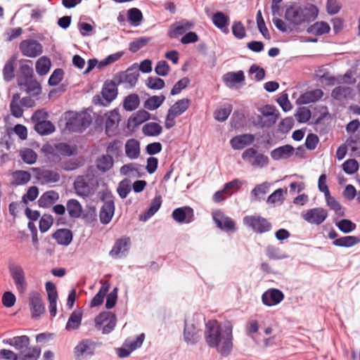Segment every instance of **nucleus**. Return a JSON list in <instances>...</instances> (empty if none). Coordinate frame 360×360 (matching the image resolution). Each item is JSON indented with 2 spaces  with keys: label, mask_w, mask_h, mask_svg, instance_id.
Instances as JSON below:
<instances>
[{
  "label": "nucleus",
  "mask_w": 360,
  "mask_h": 360,
  "mask_svg": "<svg viewBox=\"0 0 360 360\" xmlns=\"http://www.w3.org/2000/svg\"><path fill=\"white\" fill-rule=\"evenodd\" d=\"M205 339L207 345L216 348L222 356H229L233 349V326L230 322L220 324L216 320L209 321L206 324Z\"/></svg>",
  "instance_id": "obj_1"
},
{
  "label": "nucleus",
  "mask_w": 360,
  "mask_h": 360,
  "mask_svg": "<svg viewBox=\"0 0 360 360\" xmlns=\"http://www.w3.org/2000/svg\"><path fill=\"white\" fill-rule=\"evenodd\" d=\"M318 15L319 9L314 4L292 2L285 6L284 18L291 30L300 31L302 27L314 21Z\"/></svg>",
  "instance_id": "obj_2"
},
{
  "label": "nucleus",
  "mask_w": 360,
  "mask_h": 360,
  "mask_svg": "<svg viewBox=\"0 0 360 360\" xmlns=\"http://www.w3.org/2000/svg\"><path fill=\"white\" fill-rule=\"evenodd\" d=\"M103 345L101 342L93 338H84L78 342L73 349L75 360L91 359L96 353V349Z\"/></svg>",
  "instance_id": "obj_3"
},
{
  "label": "nucleus",
  "mask_w": 360,
  "mask_h": 360,
  "mask_svg": "<svg viewBox=\"0 0 360 360\" xmlns=\"http://www.w3.org/2000/svg\"><path fill=\"white\" fill-rule=\"evenodd\" d=\"M97 185L96 178L91 174L78 176L73 183L76 194L82 197H87L92 194Z\"/></svg>",
  "instance_id": "obj_4"
},
{
  "label": "nucleus",
  "mask_w": 360,
  "mask_h": 360,
  "mask_svg": "<svg viewBox=\"0 0 360 360\" xmlns=\"http://www.w3.org/2000/svg\"><path fill=\"white\" fill-rule=\"evenodd\" d=\"M48 117V113L44 110H36L31 117L34 124V130L41 136L49 135L56 129L54 124L51 121L46 120Z\"/></svg>",
  "instance_id": "obj_5"
},
{
  "label": "nucleus",
  "mask_w": 360,
  "mask_h": 360,
  "mask_svg": "<svg viewBox=\"0 0 360 360\" xmlns=\"http://www.w3.org/2000/svg\"><path fill=\"white\" fill-rule=\"evenodd\" d=\"M118 85L114 79L111 81H106L102 88V98L98 95L94 96V103L103 106L108 105L117 96V86Z\"/></svg>",
  "instance_id": "obj_6"
},
{
  "label": "nucleus",
  "mask_w": 360,
  "mask_h": 360,
  "mask_svg": "<svg viewBox=\"0 0 360 360\" xmlns=\"http://www.w3.org/2000/svg\"><path fill=\"white\" fill-rule=\"evenodd\" d=\"M243 224L257 233H264L271 230L272 225L266 218L260 215H247L243 219Z\"/></svg>",
  "instance_id": "obj_7"
},
{
  "label": "nucleus",
  "mask_w": 360,
  "mask_h": 360,
  "mask_svg": "<svg viewBox=\"0 0 360 360\" xmlns=\"http://www.w3.org/2000/svg\"><path fill=\"white\" fill-rule=\"evenodd\" d=\"M117 323L116 315L111 311H103L95 318V326L101 330L103 334L110 333Z\"/></svg>",
  "instance_id": "obj_8"
},
{
  "label": "nucleus",
  "mask_w": 360,
  "mask_h": 360,
  "mask_svg": "<svg viewBox=\"0 0 360 360\" xmlns=\"http://www.w3.org/2000/svg\"><path fill=\"white\" fill-rule=\"evenodd\" d=\"M41 354L39 347H32L28 349L27 353L16 354L12 350L2 349L0 350V358L6 360H37Z\"/></svg>",
  "instance_id": "obj_9"
},
{
  "label": "nucleus",
  "mask_w": 360,
  "mask_h": 360,
  "mask_svg": "<svg viewBox=\"0 0 360 360\" xmlns=\"http://www.w3.org/2000/svg\"><path fill=\"white\" fill-rule=\"evenodd\" d=\"M261 115H258V124L262 128H270L279 117V112L275 106L266 105L259 109Z\"/></svg>",
  "instance_id": "obj_10"
},
{
  "label": "nucleus",
  "mask_w": 360,
  "mask_h": 360,
  "mask_svg": "<svg viewBox=\"0 0 360 360\" xmlns=\"http://www.w3.org/2000/svg\"><path fill=\"white\" fill-rule=\"evenodd\" d=\"M29 307L32 319H38L46 311L41 294L38 291H31L28 297Z\"/></svg>",
  "instance_id": "obj_11"
},
{
  "label": "nucleus",
  "mask_w": 360,
  "mask_h": 360,
  "mask_svg": "<svg viewBox=\"0 0 360 360\" xmlns=\"http://www.w3.org/2000/svg\"><path fill=\"white\" fill-rule=\"evenodd\" d=\"M8 268L18 290L20 292H24L27 288V282L22 267L15 262H10Z\"/></svg>",
  "instance_id": "obj_12"
},
{
  "label": "nucleus",
  "mask_w": 360,
  "mask_h": 360,
  "mask_svg": "<svg viewBox=\"0 0 360 360\" xmlns=\"http://www.w3.org/2000/svg\"><path fill=\"white\" fill-rule=\"evenodd\" d=\"M91 120L89 116L82 114H76L70 117L66 122V128L72 132H83L91 124Z\"/></svg>",
  "instance_id": "obj_13"
},
{
  "label": "nucleus",
  "mask_w": 360,
  "mask_h": 360,
  "mask_svg": "<svg viewBox=\"0 0 360 360\" xmlns=\"http://www.w3.org/2000/svg\"><path fill=\"white\" fill-rule=\"evenodd\" d=\"M212 218L217 226L221 230L227 233H234L237 231L234 220L225 215L221 211L217 210L213 212Z\"/></svg>",
  "instance_id": "obj_14"
},
{
  "label": "nucleus",
  "mask_w": 360,
  "mask_h": 360,
  "mask_svg": "<svg viewBox=\"0 0 360 360\" xmlns=\"http://www.w3.org/2000/svg\"><path fill=\"white\" fill-rule=\"evenodd\" d=\"M19 49L22 54L30 58H36L43 52V46L37 40L25 39L20 43Z\"/></svg>",
  "instance_id": "obj_15"
},
{
  "label": "nucleus",
  "mask_w": 360,
  "mask_h": 360,
  "mask_svg": "<svg viewBox=\"0 0 360 360\" xmlns=\"http://www.w3.org/2000/svg\"><path fill=\"white\" fill-rule=\"evenodd\" d=\"M328 212L323 207H315L302 213V217L309 224L320 225L328 217Z\"/></svg>",
  "instance_id": "obj_16"
},
{
  "label": "nucleus",
  "mask_w": 360,
  "mask_h": 360,
  "mask_svg": "<svg viewBox=\"0 0 360 360\" xmlns=\"http://www.w3.org/2000/svg\"><path fill=\"white\" fill-rule=\"evenodd\" d=\"M36 179L42 184H55L60 181V175L58 172L40 167H32Z\"/></svg>",
  "instance_id": "obj_17"
},
{
  "label": "nucleus",
  "mask_w": 360,
  "mask_h": 360,
  "mask_svg": "<svg viewBox=\"0 0 360 360\" xmlns=\"http://www.w3.org/2000/svg\"><path fill=\"white\" fill-rule=\"evenodd\" d=\"M3 343L14 347L19 353H27L30 348V339L27 335H23L4 339Z\"/></svg>",
  "instance_id": "obj_18"
},
{
  "label": "nucleus",
  "mask_w": 360,
  "mask_h": 360,
  "mask_svg": "<svg viewBox=\"0 0 360 360\" xmlns=\"http://www.w3.org/2000/svg\"><path fill=\"white\" fill-rule=\"evenodd\" d=\"M172 216L174 221L180 224H189L195 219L194 211L188 206L174 210Z\"/></svg>",
  "instance_id": "obj_19"
},
{
  "label": "nucleus",
  "mask_w": 360,
  "mask_h": 360,
  "mask_svg": "<svg viewBox=\"0 0 360 360\" xmlns=\"http://www.w3.org/2000/svg\"><path fill=\"white\" fill-rule=\"evenodd\" d=\"M194 24L186 20H182L172 24L167 31V36L170 39H176L184 34L186 31L193 28Z\"/></svg>",
  "instance_id": "obj_20"
},
{
  "label": "nucleus",
  "mask_w": 360,
  "mask_h": 360,
  "mask_svg": "<svg viewBox=\"0 0 360 360\" xmlns=\"http://www.w3.org/2000/svg\"><path fill=\"white\" fill-rule=\"evenodd\" d=\"M115 213V202L112 196L107 198L99 212L100 221L103 224H108L111 221Z\"/></svg>",
  "instance_id": "obj_21"
},
{
  "label": "nucleus",
  "mask_w": 360,
  "mask_h": 360,
  "mask_svg": "<svg viewBox=\"0 0 360 360\" xmlns=\"http://www.w3.org/2000/svg\"><path fill=\"white\" fill-rule=\"evenodd\" d=\"M284 299L283 292L276 288H271L264 292L262 300L264 305L271 307L279 304Z\"/></svg>",
  "instance_id": "obj_22"
},
{
  "label": "nucleus",
  "mask_w": 360,
  "mask_h": 360,
  "mask_svg": "<svg viewBox=\"0 0 360 360\" xmlns=\"http://www.w3.org/2000/svg\"><path fill=\"white\" fill-rule=\"evenodd\" d=\"M131 245L129 237L124 236L115 240L112 248L109 252V255L112 258L119 257L120 254L128 252Z\"/></svg>",
  "instance_id": "obj_23"
},
{
  "label": "nucleus",
  "mask_w": 360,
  "mask_h": 360,
  "mask_svg": "<svg viewBox=\"0 0 360 360\" xmlns=\"http://www.w3.org/2000/svg\"><path fill=\"white\" fill-rule=\"evenodd\" d=\"M139 77L138 71H133L129 68L125 72H120L114 76V79L117 82V84H121L122 83H127L131 87L135 86Z\"/></svg>",
  "instance_id": "obj_24"
},
{
  "label": "nucleus",
  "mask_w": 360,
  "mask_h": 360,
  "mask_svg": "<svg viewBox=\"0 0 360 360\" xmlns=\"http://www.w3.org/2000/svg\"><path fill=\"white\" fill-rule=\"evenodd\" d=\"M46 290L47 292L49 302V310L51 317H55L57 314L58 292L55 284L51 281L46 283Z\"/></svg>",
  "instance_id": "obj_25"
},
{
  "label": "nucleus",
  "mask_w": 360,
  "mask_h": 360,
  "mask_svg": "<svg viewBox=\"0 0 360 360\" xmlns=\"http://www.w3.org/2000/svg\"><path fill=\"white\" fill-rule=\"evenodd\" d=\"M255 135L252 134H243L235 136L230 140V145L234 150H241L255 141Z\"/></svg>",
  "instance_id": "obj_26"
},
{
  "label": "nucleus",
  "mask_w": 360,
  "mask_h": 360,
  "mask_svg": "<svg viewBox=\"0 0 360 360\" xmlns=\"http://www.w3.org/2000/svg\"><path fill=\"white\" fill-rule=\"evenodd\" d=\"M150 117V113L145 110H139L131 115L127 121V128L133 129L139 127Z\"/></svg>",
  "instance_id": "obj_27"
},
{
  "label": "nucleus",
  "mask_w": 360,
  "mask_h": 360,
  "mask_svg": "<svg viewBox=\"0 0 360 360\" xmlns=\"http://www.w3.org/2000/svg\"><path fill=\"white\" fill-rule=\"evenodd\" d=\"M107 118L105 123V130L108 135L113 132L120 121V115L118 109H114L106 114Z\"/></svg>",
  "instance_id": "obj_28"
},
{
  "label": "nucleus",
  "mask_w": 360,
  "mask_h": 360,
  "mask_svg": "<svg viewBox=\"0 0 360 360\" xmlns=\"http://www.w3.org/2000/svg\"><path fill=\"white\" fill-rule=\"evenodd\" d=\"M52 238L60 245H69L73 238L72 232L68 229H59L53 234Z\"/></svg>",
  "instance_id": "obj_29"
},
{
  "label": "nucleus",
  "mask_w": 360,
  "mask_h": 360,
  "mask_svg": "<svg viewBox=\"0 0 360 360\" xmlns=\"http://www.w3.org/2000/svg\"><path fill=\"white\" fill-rule=\"evenodd\" d=\"M294 152L295 148L291 145L286 144L272 150L271 157L274 160H286L290 158Z\"/></svg>",
  "instance_id": "obj_30"
},
{
  "label": "nucleus",
  "mask_w": 360,
  "mask_h": 360,
  "mask_svg": "<svg viewBox=\"0 0 360 360\" xmlns=\"http://www.w3.org/2000/svg\"><path fill=\"white\" fill-rule=\"evenodd\" d=\"M323 93L321 89H316L311 91H306L300 95L297 102L300 105H305L310 103L318 101L323 96Z\"/></svg>",
  "instance_id": "obj_31"
},
{
  "label": "nucleus",
  "mask_w": 360,
  "mask_h": 360,
  "mask_svg": "<svg viewBox=\"0 0 360 360\" xmlns=\"http://www.w3.org/2000/svg\"><path fill=\"white\" fill-rule=\"evenodd\" d=\"M58 193L51 190L44 192L39 198L37 203L39 207L47 208L58 201Z\"/></svg>",
  "instance_id": "obj_32"
},
{
  "label": "nucleus",
  "mask_w": 360,
  "mask_h": 360,
  "mask_svg": "<svg viewBox=\"0 0 360 360\" xmlns=\"http://www.w3.org/2000/svg\"><path fill=\"white\" fill-rule=\"evenodd\" d=\"M140 142L135 139H129L125 143V154L130 160L137 159L140 155Z\"/></svg>",
  "instance_id": "obj_33"
},
{
  "label": "nucleus",
  "mask_w": 360,
  "mask_h": 360,
  "mask_svg": "<svg viewBox=\"0 0 360 360\" xmlns=\"http://www.w3.org/2000/svg\"><path fill=\"white\" fill-rule=\"evenodd\" d=\"M306 31L308 34L315 36H321L328 34L330 31V25L325 21H317L309 25Z\"/></svg>",
  "instance_id": "obj_34"
},
{
  "label": "nucleus",
  "mask_w": 360,
  "mask_h": 360,
  "mask_svg": "<svg viewBox=\"0 0 360 360\" xmlns=\"http://www.w3.org/2000/svg\"><path fill=\"white\" fill-rule=\"evenodd\" d=\"M82 311L80 309L72 311L66 323L65 330L73 331L79 329L82 323Z\"/></svg>",
  "instance_id": "obj_35"
},
{
  "label": "nucleus",
  "mask_w": 360,
  "mask_h": 360,
  "mask_svg": "<svg viewBox=\"0 0 360 360\" xmlns=\"http://www.w3.org/2000/svg\"><path fill=\"white\" fill-rule=\"evenodd\" d=\"M162 203V198L160 195H156L151 201L148 209L143 214L140 215V219L142 221H147L152 217L160 208Z\"/></svg>",
  "instance_id": "obj_36"
},
{
  "label": "nucleus",
  "mask_w": 360,
  "mask_h": 360,
  "mask_svg": "<svg viewBox=\"0 0 360 360\" xmlns=\"http://www.w3.org/2000/svg\"><path fill=\"white\" fill-rule=\"evenodd\" d=\"M214 26L224 32H228L227 26L229 24V17L221 11H217L212 17Z\"/></svg>",
  "instance_id": "obj_37"
},
{
  "label": "nucleus",
  "mask_w": 360,
  "mask_h": 360,
  "mask_svg": "<svg viewBox=\"0 0 360 360\" xmlns=\"http://www.w3.org/2000/svg\"><path fill=\"white\" fill-rule=\"evenodd\" d=\"M353 89L349 86H338L333 89L331 92V96L335 100L341 101L352 98Z\"/></svg>",
  "instance_id": "obj_38"
},
{
  "label": "nucleus",
  "mask_w": 360,
  "mask_h": 360,
  "mask_svg": "<svg viewBox=\"0 0 360 360\" xmlns=\"http://www.w3.org/2000/svg\"><path fill=\"white\" fill-rule=\"evenodd\" d=\"M184 338L187 344L192 345H195L199 341L200 335L193 324L188 326L186 323H185Z\"/></svg>",
  "instance_id": "obj_39"
},
{
  "label": "nucleus",
  "mask_w": 360,
  "mask_h": 360,
  "mask_svg": "<svg viewBox=\"0 0 360 360\" xmlns=\"http://www.w3.org/2000/svg\"><path fill=\"white\" fill-rule=\"evenodd\" d=\"M191 104L190 99L187 98H184L180 100H178L175 102L169 108V111L172 112L176 117H178L186 112Z\"/></svg>",
  "instance_id": "obj_40"
},
{
  "label": "nucleus",
  "mask_w": 360,
  "mask_h": 360,
  "mask_svg": "<svg viewBox=\"0 0 360 360\" xmlns=\"http://www.w3.org/2000/svg\"><path fill=\"white\" fill-rule=\"evenodd\" d=\"M360 243V237L347 236L338 238L333 241V245L338 247L352 248Z\"/></svg>",
  "instance_id": "obj_41"
},
{
  "label": "nucleus",
  "mask_w": 360,
  "mask_h": 360,
  "mask_svg": "<svg viewBox=\"0 0 360 360\" xmlns=\"http://www.w3.org/2000/svg\"><path fill=\"white\" fill-rule=\"evenodd\" d=\"M19 85L20 86H25L26 87L25 91L27 94L32 96H37L41 92V86L34 77L30 79H26L24 81V83H19Z\"/></svg>",
  "instance_id": "obj_42"
},
{
  "label": "nucleus",
  "mask_w": 360,
  "mask_h": 360,
  "mask_svg": "<svg viewBox=\"0 0 360 360\" xmlns=\"http://www.w3.org/2000/svg\"><path fill=\"white\" fill-rule=\"evenodd\" d=\"M13 180L11 184L15 186L25 185L31 180V174L25 170H16L12 174Z\"/></svg>",
  "instance_id": "obj_43"
},
{
  "label": "nucleus",
  "mask_w": 360,
  "mask_h": 360,
  "mask_svg": "<svg viewBox=\"0 0 360 360\" xmlns=\"http://www.w3.org/2000/svg\"><path fill=\"white\" fill-rule=\"evenodd\" d=\"M68 214L71 218L78 219L82 213V206L76 199H70L66 204Z\"/></svg>",
  "instance_id": "obj_44"
},
{
  "label": "nucleus",
  "mask_w": 360,
  "mask_h": 360,
  "mask_svg": "<svg viewBox=\"0 0 360 360\" xmlns=\"http://www.w3.org/2000/svg\"><path fill=\"white\" fill-rule=\"evenodd\" d=\"M224 82L227 86H232L236 84L241 83L245 81V76L243 71L240 70L236 72H228L223 77Z\"/></svg>",
  "instance_id": "obj_45"
},
{
  "label": "nucleus",
  "mask_w": 360,
  "mask_h": 360,
  "mask_svg": "<svg viewBox=\"0 0 360 360\" xmlns=\"http://www.w3.org/2000/svg\"><path fill=\"white\" fill-rule=\"evenodd\" d=\"M165 100L164 95L152 96L144 101L143 107L148 110H155L164 103Z\"/></svg>",
  "instance_id": "obj_46"
},
{
  "label": "nucleus",
  "mask_w": 360,
  "mask_h": 360,
  "mask_svg": "<svg viewBox=\"0 0 360 360\" xmlns=\"http://www.w3.org/2000/svg\"><path fill=\"white\" fill-rule=\"evenodd\" d=\"M233 106L230 103L224 105L223 106L216 109L214 112V117L219 122H224L227 120L232 112Z\"/></svg>",
  "instance_id": "obj_47"
},
{
  "label": "nucleus",
  "mask_w": 360,
  "mask_h": 360,
  "mask_svg": "<svg viewBox=\"0 0 360 360\" xmlns=\"http://www.w3.org/2000/svg\"><path fill=\"white\" fill-rule=\"evenodd\" d=\"M19 101L20 94H14L12 96V100L10 103V110L11 115L16 118H20L23 115V109L22 108Z\"/></svg>",
  "instance_id": "obj_48"
},
{
  "label": "nucleus",
  "mask_w": 360,
  "mask_h": 360,
  "mask_svg": "<svg viewBox=\"0 0 360 360\" xmlns=\"http://www.w3.org/2000/svg\"><path fill=\"white\" fill-rule=\"evenodd\" d=\"M139 96L136 94H131L124 98L123 108L127 111H133L139 107Z\"/></svg>",
  "instance_id": "obj_49"
},
{
  "label": "nucleus",
  "mask_w": 360,
  "mask_h": 360,
  "mask_svg": "<svg viewBox=\"0 0 360 360\" xmlns=\"http://www.w3.org/2000/svg\"><path fill=\"white\" fill-rule=\"evenodd\" d=\"M142 131L148 136H157L162 131V127L158 123L148 122L143 125Z\"/></svg>",
  "instance_id": "obj_50"
},
{
  "label": "nucleus",
  "mask_w": 360,
  "mask_h": 360,
  "mask_svg": "<svg viewBox=\"0 0 360 360\" xmlns=\"http://www.w3.org/2000/svg\"><path fill=\"white\" fill-rule=\"evenodd\" d=\"M265 253L269 259L274 260L283 259L288 257V255L284 254L279 248L271 244L266 246Z\"/></svg>",
  "instance_id": "obj_51"
},
{
  "label": "nucleus",
  "mask_w": 360,
  "mask_h": 360,
  "mask_svg": "<svg viewBox=\"0 0 360 360\" xmlns=\"http://www.w3.org/2000/svg\"><path fill=\"white\" fill-rule=\"evenodd\" d=\"M36 71L38 75L43 76L46 75L51 68V60L46 56L39 58L35 65Z\"/></svg>",
  "instance_id": "obj_52"
},
{
  "label": "nucleus",
  "mask_w": 360,
  "mask_h": 360,
  "mask_svg": "<svg viewBox=\"0 0 360 360\" xmlns=\"http://www.w3.org/2000/svg\"><path fill=\"white\" fill-rule=\"evenodd\" d=\"M325 198L326 205L330 210H333L338 216H345V212L341 204L333 196H331L330 193H329V195H325Z\"/></svg>",
  "instance_id": "obj_53"
},
{
  "label": "nucleus",
  "mask_w": 360,
  "mask_h": 360,
  "mask_svg": "<svg viewBox=\"0 0 360 360\" xmlns=\"http://www.w3.org/2000/svg\"><path fill=\"white\" fill-rule=\"evenodd\" d=\"M15 60V58L12 57L6 61V63H5V65L4 66L3 75H4V80L6 82L11 81L15 77V75H14Z\"/></svg>",
  "instance_id": "obj_54"
},
{
  "label": "nucleus",
  "mask_w": 360,
  "mask_h": 360,
  "mask_svg": "<svg viewBox=\"0 0 360 360\" xmlns=\"http://www.w3.org/2000/svg\"><path fill=\"white\" fill-rule=\"evenodd\" d=\"M151 41V37H142L135 39L131 41L129 45V50L131 53H136L141 49L143 48L148 43Z\"/></svg>",
  "instance_id": "obj_55"
},
{
  "label": "nucleus",
  "mask_w": 360,
  "mask_h": 360,
  "mask_svg": "<svg viewBox=\"0 0 360 360\" xmlns=\"http://www.w3.org/2000/svg\"><path fill=\"white\" fill-rule=\"evenodd\" d=\"M269 191V184L266 182L257 185L251 191V196L255 201H259L261 197Z\"/></svg>",
  "instance_id": "obj_56"
},
{
  "label": "nucleus",
  "mask_w": 360,
  "mask_h": 360,
  "mask_svg": "<svg viewBox=\"0 0 360 360\" xmlns=\"http://www.w3.org/2000/svg\"><path fill=\"white\" fill-rule=\"evenodd\" d=\"M335 225L344 233H351L356 229V224L347 219L340 220Z\"/></svg>",
  "instance_id": "obj_57"
},
{
  "label": "nucleus",
  "mask_w": 360,
  "mask_h": 360,
  "mask_svg": "<svg viewBox=\"0 0 360 360\" xmlns=\"http://www.w3.org/2000/svg\"><path fill=\"white\" fill-rule=\"evenodd\" d=\"M113 165V158L109 155H103L97 161V167L100 171L107 172Z\"/></svg>",
  "instance_id": "obj_58"
},
{
  "label": "nucleus",
  "mask_w": 360,
  "mask_h": 360,
  "mask_svg": "<svg viewBox=\"0 0 360 360\" xmlns=\"http://www.w3.org/2000/svg\"><path fill=\"white\" fill-rule=\"evenodd\" d=\"M256 21L257 25V28L259 31V32L262 34V36L266 39H270L271 36L269 32V30L266 26L264 20L263 18L262 11L259 10L256 15Z\"/></svg>",
  "instance_id": "obj_59"
},
{
  "label": "nucleus",
  "mask_w": 360,
  "mask_h": 360,
  "mask_svg": "<svg viewBox=\"0 0 360 360\" xmlns=\"http://www.w3.org/2000/svg\"><path fill=\"white\" fill-rule=\"evenodd\" d=\"M148 88L153 90H160L165 87V81L157 77H149L146 81Z\"/></svg>",
  "instance_id": "obj_60"
},
{
  "label": "nucleus",
  "mask_w": 360,
  "mask_h": 360,
  "mask_svg": "<svg viewBox=\"0 0 360 360\" xmlns=\"http://www.w3.org/2000/svg\"><path fill=\"white\" fill-rule=\"evenodd\" d=\"M20 157L24 162L28 165H32L37 161V154L31 148H25L21 151Z\"/></svg>",
  "instance_id": "obj_61"
},
{
  "label": "nucleus",
  "mask_w": 360,
  "mask_h": 360,
  "mask_svg": "<svg viewBox=\"0 0 360 360\" xmlns=\"http://www.w3.org/2000/svg\"><path fill=\"white\" fill-rule=\"evenodd\" d=\"M244 184V181H242L239 179H235L225 184L224 188L227 192V194L231 195L233 193L237 192Z\"/></svg>",
  "instance_id": "obj_62"
},
{
  "label": "nucleus",
  "mask_w": 360,
  "mask_h": 360,
  "mask_svg": "<svg viewBox=\"0 0 360 360\" xmlns=\"http://www.w3.org/2000/svg\"><path fill=\"white\" fill-rule=\"evenodd\" d=\"M128 18L131 24L138 26L143 19V15L139 8H132L128 11Z\"/></svg>",
  "instance_id": "obj_63"
},
{
  "label": "nucleus",
  "mask_w": 360,
  "mask_h": 360,
  "mask_svg": "<svg viewBox=\"0 0 360 360\" xmlns=\"http://www.w3.org/2000/svg\"><path fill=\"white\" fill-rule=\"evenodd\" d=\"M53 218L49 214H44L39 219V230L41 233L46 232L52 226Z\"/></svg>",
  "instance_id": "obj_64"
}]
</instances>
